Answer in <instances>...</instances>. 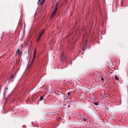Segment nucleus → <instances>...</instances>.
<instances>
[{
	"label": "nucleus",
	"instance_id": "15",
	"mask_svg": "<svg viewBox=\"0 0 128 128\" xmlns=\"http://www.w3.org/2000/svg\"><path fill=\"white\" fill-rule=\"evenodd\" d=\"M57 10V9L55 8V10L54 11V12L56 13V11Z\"/></svg>",
	"mask_w": 128,
	"mask_h": 128
},
{
	"label": "nucleus",
	"instance_id": "9",
	"mask_svg": "<svg viewBox=\"0 0 128 128\" xmlns=\"http://www.w3.org/2000/svg\"><path fill=\"white\" fill-rule=\"evenodd\" d=\"M58 4H56V6H55V8L58 9Z\"/></svg>",
	"mask_w": 128,
	"mask_h": 128
},
{
	"label": "nucleus",
	"instance_id": "10",
	"mask_svg": "<svg viewBox=\"0 0 128 128\" xmlns=\"http://www.w3.org/2000/svg\"><path fill=\"white\" fill-rule=\"evenodd\" d=\"M14 75L13 74H12L10 76V79H12V78L14 77Z\"/></svg>",
	"mask_w": 128,
	"mask_h": 128
},
{
	"label": "nucleus",
	"instance_id": "2",
	"mask_svg": "<svg viewBox=\"0 0 128 128\" xmlns=\"http://www.w3.org/2000/svg\"><path fill=\"white\" fill-rule=\"evenodd\" d=\"M45 31L44 29L43 28L41 29L39 32V36H42L44 34Z\"/></svg>",
	"mask_w": 128,
	"mask_h": 128
},
{
	"label": "nucleus",
	"instance_id": "7",
	"mask_svg": "<svg viewBox=\"0 0 128 128\" xmlns=\"http://www.w3.org/2000/svg\"><path fill=\"white\" fill-rule=\"evenodd\" d=\"M16 52L18 54H19L20 52V50L18 49L16 51Z\"/></svg>",
	"mask_w": 128,
	"mask_h": 128
},
{
	"label": "nucleus",
	"instance_id": "3",
	"mask_svg": "<svg viewBox=\"0 0 128 128\" xmlns=\"http://www.w3.org/2000/svg\"><path fill=\"white\" fill-rule=\"evenodd\" d=\"M55 12H53L52 15L50 17V18L52 19L54 18V16L55 15Z\"/></svg>",
	"mask_w": 128,
	"mask_h": 128
},
{
	"label": "nucleus",
	"instance_id": "11",
	"mask_svg": "<svg viewBox=\"0 0 128 128\" xmlns=\"http://www.w3.org/2000/svg\"><path fill=\"white\" fill-rule=\"evenodd\" d=\"M34 60L33 59H32V62H31V64L30 66H31L32 64H33V63L34 62Z\"/></svg>",
	"mask_w": 128,
	"mask_h": 128
},
{
	"label": "nucleus",
	"instance_id": "14",
	"mask_svg": "<svg viewBox=\"0 0 128 128\" xmlns=\"http://www.w3.org/2000/svg\"><path fill=\"white\" fill-rule=\"evenodd\" d=\"M44 1H45V0H42V2H41V3H40V4H41V5H42V4H43V3H44Z\"/></svg>",
	"mask_w": 128,
	"mask_h": 128
},
{
	"label": "nucleus",
	"instance_id": "8",
	"mask_svg": "<svg viewBox=\"0 0 128 128\" xmlns=\"http://www.w3.org/2000/svg\"><path fill=\"white\" fill-rule=\"evenodd\" d=\"M44 99V97L43 96H40V100H43Z\"/></svg>",
	"mask_w": 128,
	"mask_h": 128
},
{
	"label": "nucleus",
	"instance_id": "4",
	"mask_svg": "<svg viewBox=\"0 0 128 128\" xmlns=\"http://www.w3.org/2000/svg\"><path fill=\"white\" fill-rule=\"evenodd\" d=\"M41 36L39 35V36L37 38L36 40V42H39L40 40L41 37Z\"/></svg>",
	"mask_w": 128,
	"mask_h": 128
},
{
	"label": "nucleus",
	"instance_id": "17",
	"mask_svg": "<svg viewBox=\"0 0 128 128\" xmlns=\"http://www.w3.org/2000/svg\"><path fill=\"white\" fill-rule=\"evenodd\" d=\"M101 80L102 81H103L104 80V78H101Z\"/></svg>",
	"mask_w": 128,
	"mask_h": 128
},
{
	"label": "nucleus",
	"instance_id": "12",
	"mask_svg": "<svg viewBox=\"0 0 128 128\" xmlns=\"http://www.w3.org/2000/svg\"><path fill=\"white\" fill-rule=\"evenodd\" d=\"M94 104L96 105H98V103L97 102H95Z\"/></svg>",
	"mask_w": 128,
	"mask_h": 128
},
{
	"label": "nucleus",
	"instance_id": "5",
	"mask_svg": "<svg viewBox=\"0 0 128 128\" xmlns=\"http://www.w3.org/2000/svg\"><path fill=\"white\" fill-rule=\"evenodd\" d=\"M115 77L116 80H119V78L118 77L117 75H116L115 76Z\"/></svg>",
	"mask_w": 128,
	"mask_h": 128
},
{
	"label": "nucleus",
	"instance_id": "16",
	"mask_svg": "<svg viewBox=\"0 0 128 128\" xmlns=\"http://www.w3.org/2000/svg\"><path fill=\"white\" fill-rule=\"evenodd\" d=\"M67 94L68 96H70V93L69 92H68Z\"/></svg>",
	"mask_w": 128,
	"mask_h": 128
},
{
	"label": "nucleus",
	"instance_id": "19",
	"mask_svg": "<svg viewBox=\"0 0 128 128\" xmlns=\"http://www.w3.org/2000/svg\"><path fill=\"white\" fill-rule=\"evenodd\" d=\"M70 105H68V107H70Z\"/></svg>",
	"mask_w": 128,
	"mask_h": 128
},
{
	"label": "nucleus",
	"instance_id": "18",
	"mask_svg": "<svg viewBox=\"0 0 128 128\" xmlns=\"http://www.w3.org/2000/svg\"><path fill=\"white\" fill-rule=\"evenodd\" d=\"M41 0H38V2H40Z\"/></svg>",
	"mask_w": 128,
	"mask_h": 128
},
{
	"label": "nucleus",
	"instance_id": "1",
	"mask_svg": "<svg viewBox=\"0 0 128 128\" xmlns=\"http://www.w3.org/2000/svg\"><path fill=\"white\" fill-rule=\"evenodd\" d=\"M65 58L64 56V53L63 52L61 53V57H60V60L62 62L65 61Z\"/></svg>",
	"mask_w": 128,
	"mask_h": 128
},
{
	"label": "nucleus",
	"instance_id": "13",
	"mask_svg": "<svg viewBox=\"0 0 128 128\" xmlns=\"http://www.w3.org/2000/svg\"><path fill=\"white\" fill-rule=\"evenodd\" d=\"M36 54H34L33 58V59L34 60V58L36 57Z\"/></svg>",
	"mask_w": 128,
	"mask_h": 128
},
{
	"label": "nucleus",
	"instance_id": "6",
	"mask_svg": "<svg viewBox=\"0 0 128 128\" xmlns=\"http://www.w3.org/2000/svg\"><path fill=\"white\" fill-rule=\"evenodd\" d=\"M34 54H36V50L35 48H34Z\"/></svg>",
	"mask_w": 128,
	"mask_h": 128
}]
</instances>
